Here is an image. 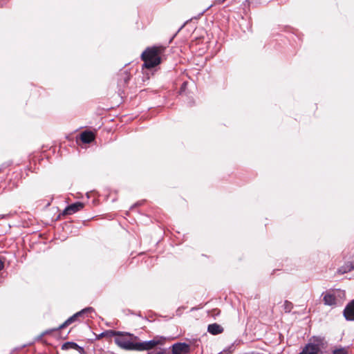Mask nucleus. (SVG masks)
<instances>
[{
	"instance_id": "15",
	"label": "nucleus",
	"mask_w": 354,
	"mask_h": 354,
	"mask_svg": "<svg viewBox=\"0 0 354 354\" xmlns=\"http://www.w3.org/2000/svg\"><path fill=\"white\" fill-rule=\"evenodd\" d=\"M147 354H169L166 348H160L157 351H149Z\"/></svg>"
},
{
	"instance_id": "17",
	"label": "nucleus",
	"mask_w": 354,
	"mask_h": 354,
	"mask_svg": "<svg viewBox=\"0 0 354 354\" xmlns=\"http://www.w3.org/2000/svg\"><path fill=\"white\" fill-rule=\"evenodd\" d=\"M333 354H348V352L347 348L341 347L333 350Z\"/></svg>"
},
{
	"instance_id": "14",
	"label": "nucleus",
	"mask_w": 354,
	"mask_h": 354,
	"mask_svg": "<svg viewBox=\"0 0 354 354\" xmlns=\"http://www.w3.org/2000/svg\"><path fill=\"white\" fill-rule=\"evenodd\" d=\"M94 312V308L92 307H86L82 310L80 311L82 318L85 319L86 317H88L89 313Z\"/></svg>"
},
{
	"instance_id": "1",
	"label": "nucleus",
	"mask_w": 354,
	"mask_h": 354,
	"mask_svg": "<svg viewBox=\"0 0 354 354\" xmlns=\"http://www.w3.org/2000/svg\"><path fill=\"white\" fill-rule=\"evenodd\" d=\"M165 48L162 46L148 47L141 55V59L144 62L142 68H152L161 62L160 56L163 53Z\"/></svg>"
},
{
	"instance_id": "8",
	"label": "nucleus",
	"mask_w": 354,
	"mask_h": 354,
	"mask_svg": "<svg viewBox=\"0 0 354 354\" xmlns=\"http://www.w3.org/2000/svg\"><path fill=\"white\" fill-rule=\"evenodd\" d=\"M344 316L348 321H354V299L349 302L345 307Z\"/></svg>"
},
{
	"instance_id": "20",
	"label": "nucleus",
	"mask_w": 354,
	"mask_h": 354,
	"mask_svg": "<svg viewBox=\"0 0 354 354\" xmlns=\"http://www.w3.org/2000/svg\"><path fill=\"white\" fill-rule=\"evenodd\" d=\"M230 349H231V347H229V349L226 350L228 354L231 353V351Z\"/></svg>"
},
{
	"instance_id": "21",
	"label": "nucleus",
	"mask_w": 354,
	"mask_h": 354,
	"mask_svg": "<svg viewBox=\"0 0 354 354\" xmlns=\"http://www.w3.org/2000/svg\"><path fill=\"white\" fill-rule=\"evenodd\" d=\"M1 170H2V169H1V168L0 167V173L1 172Z\"/></svg>"
},
{
	"instance_id": "9",
	"label": "nucleus",
	"mask_w": 354,
	"mask_h": 354,
	"mask_svg": "<svg viewBox=\"0 0 354 354\" xmlns=\"http://www.w3.org/2000/svg\"><path fill=\"white\" fill-rule=\"evenodd\" d=\"M354 270V254L351 257V261L345 262V263L339 267L337 272L339 274H345Z\"/></svg>"
},
{
	"instance_id": "7",
	"label": "nucleus",
	"mask_w": 354,
	"mask_h": 354,
	"mask_svg": "<svg viewBox=\"0 0 354 354\" xmlns=\"http://www.w3.org/2000/svg\"><path fill=\"white\" fill-rule=\"evenodd\" d=\"M84 207V204L81 202H76L67 206L63 212L64 215H71L80 211Z\"/></svg>"
},
{
	"instance_id": "3",
	"label": "nucleus",
	"mask_w": 354,
	"mask_h": 354,
	"mask_svg": "<svg viewBox=\"0 0 354 354\" xmlns=\"http://www.w3.org/2000/svg\"><path fill=\"white\" fill-rule=\"evenodd\" d=\"M324 304L332 307L342 306L346 298L344 290H335L322 294Z\"/></svg>"
},
{
	"instance_id": "13",
	"label": "nucleus",
	"mask_w": 354,
	"mask_h": 354,
	"mask_svg": "<svg viewBox=\"0 0 354 354\" xmlns=\"http://www.w3.org/2000/svg\"><path fill=\"white\" fill-rule=\"evenodd\" d=\"M95 139V135L91 131H85L80 135V140L84 143H91Z\"/></svg>"
},
{
	"instance_id": "11",
	"label": "nucleus",
	"mask_w": 354,
	"mask_h": 354,
	"mask_svg": "<svg viewBox=\"0 0 354 354\" xmlns=\"http://www.w3.org/2000/svg\"><path fill=\"white\" fill-rule=\"evenodd\" d=\"M320 349L316 344H308L299 354H318Z\"/></svg>"
},
{
	"instance_id": "2",
	"label": "nucleus",
	"mask_w": 354,
	"mask_h": 354,
	"mask_svg": "<svg viewBox=\"0 0 354 354\" xmlns=\"http://www.w3.org/2000/svg\"><path fill=\"white\" fill-rule=\"evenodd\" d=\"M110 333L115 337V344L122 348L127 351H136L138 337L129 333L111 330Z\"/></svg>"
},
{
	"instance_id": "12",
	"label": "nucleus",
	"mask_w": 354,
	"mask_h": 354,
	"mask_svg": "<svg viewBox=\"0 0 354 354\" xmlns=\"http://www.w3.org/2000/svg\"><path fill=\"white\" fill-rule=\"evenodd\" d=\"M207 331L210 334L216 335L222 333L223 332V328L221 325L214 323L208 325Z\"/></svg>"
},
{
	"instance_id": "18",
	"label": "nucleus",
	"mask_w": 354,
	"mask_h": 354,
	"mask_svg": "<svg viewBox=\"0 0 354 354\" xmlns=\"http://www.w3.org/2000/svg\"><path fill=\"white\" fill-rule=\"evenodd\" d=\"M124 83L127 84L129 80H130V75L127 72L124 73Z\"/></svg>"
},
{
	"instance_id": "16",
	"label": "nucleus",
	"mask_w": 354,
	"mask_h": 354,
	"mask_svg": "<svg viewBox=\"0 0 354 354\" xmlns=\"http://www.w3.org/2000/svg\"><path fill=\"white\" fill-rule=\"evenodd\" d=\"M284 310L286 313H289L293 308V304L288 301H285L283 304Z\"/></svg>"
},
{
	"instance_id": "10",
	"label": "nucleus",
	"mask_w": 354,
	"mask_h": 354,
	"mask_svg": "<svg viewBox=\"0 0 354 354\" xmlns=\"http://www.w3.org/2000/svg\"><path fill=\"white\" fill-rule=\"evenodd\" d=\"M62 350H69V349H75L77 350L80 354H83L84 353V349L80 346L77 344L73 342H67L62 344Z\"/></svg>"
},
{
	"instance_id": "4",
	"label": "nucleus",
	"mask_w": 354,
	"mask_h": 354,
	"mask_svg": "<svg viewBox=\"0 0 354 354\" xmlns=\"http://www.w3.org/2000/svg\"><path fill=\"white\" fill-rule=\"evenodd\" d=\"M166 337L163 336H155L153 339L149 341L139 342L137 343V350L138 351H150L158 345H163L165 343Z\"/></svg>"
},
{
	"instance_id": "5",
	"label": "nucleus",
	"mask_w": 354,
	"mask_h": 354,
	"mask_svg": "<svg viewBox=\"0 0 354 354\" xmlns=\"http://www.w3.org/2000/svg\"><path fill=\"white\" fill-rule=\"evenodd\" d=\"M190 351V346L188 344L176 343L172 345V353L173 354H187Z\"/></svg>"
},
{
	"instance_id": "6",
	"label": "nucleus",
	"mask_w": 354,
	"mask_h": 354,
	"mask_svg": "<svg viewBox=\"0 0 354 354\" xmlns=\"http://www.w3.org/2000/svg\"><path fill=\"white\" fill-rule=\"evenodd\" d=\"M84 319L82 318L80 311L75 313L73 315L68 318L62 324H61L59 327H57L55 330H59L64 328H66V326L71 325V324L76 322H81L82 320Z\"/></svg>"
},
{
	"instance_id": "19",
	"label": "nucleus",
	"mask_w": 354,
	"mask_h": 354,
	"mask_svg": "<svg viewBox=\"0 0 354 354\" xmlns=\"http://www.w3.org/2000/svg\"><path fill=\"white\" fill-rule=\"evenodd\" d=\"M4 268V262L0 259V272Z\"/></svg>"
}]
</instances>
